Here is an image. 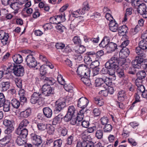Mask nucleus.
<instances>
[{
  "mask_svg": "<svg viewBox=\"0 0 147 147\" xmlns=\"http://www.w3.org/2000/svg\"><path fill=\"white\" fill-rule=\"evenodd\" d=\"M90 9V7L87 1L84 2L83 3V6L82 9V13H85L86 11H88Z\"/></svg>",
  "mask_w": 147,
  "mask_h": 147,
  "instance_id": "28",
  "label": "nucleus"
},
{
  "mask_svg": "<svg viewBox=\"0 0 147 147\" xmlns=\"http://www.w3.org/2000/svg\"><path fill=\"white\" fill-rule=\"evenodd\" d=\"M25 62L29 67H35L37 65V61L32 55H27L25 58Z\"/></svg>",
  "mask_w": 147,
  "mask_h": 147,
  "instance_id": "6",
  "label": "nucleus"
},
{
  "mask_svg": "<svg viewBox=\"0 0 147 147\" xmlns=\"http://www.w3.org/2000/svg\"><path fill=\"white\" fill-rule=\"evenodd\" d=\"M109 25L110 29L112 32H115L119 29L118 24L115 20L110 22Z\"/></svg>",
  "mask_w": 147,
  "mask_h": 147,
  "instance_id": "17",
  "label": "nucleus"
},
{
  "mask_svg": "<svg viewBox=\"0 0 147 147\" xmlns=\"http://www.w3.org/2000/svg\"><path fill=\"white\" fill-rule=\"evenodd\" d=\"M1 85L2 91H6L9 88L10 82L9 81L3 82L1 83Z\"/></svg>",
  "mask_w": 147,
  "mask_h": 147,
  "instance_id": "29",
  "label": "nucleus"
},
{
  "mask_svg": "<svg viewBox=\"0 0 147 147\" xmlns=\"http://www.w3.org/2000/svg\"><path fill=\"white\" fill-rule=\"evenodd\" d=\"M118 98L121 101H123L126 98V94L124 91H121L119 92Z\"/></svg>",
  "mask_w": 147,
  "mask_h": 147,
  "instance_id": "27",
  "label": "nucleus"
},
{
  "mask_svg": "<svg viewBox=\"0 0 147 147\" xmlns=\"http://www.w3.org/2000/svg\"><path fill=\"white\" fill-rule=\"evenodd\" d=\"M14 130L13 127L10 126V127H8L7 129L5 130V133L8 135V136L7 135L5 137V138L7 139V138L9 139L11 137V133L12 132V131Z\"/></svg>",
  "mask_w": 147,
  "mask_h": 147,
  "instance_id": "30",
  "label": "nucleus"
},
{
  "mask_svg": "<svg viewBox=\"0 0 147 147\" xmlns=\"http://www.w3.org/2000/svg\"><path fill=\"white\" fill-rule=\"evenodd\" d=\"M119 56H120L121 57L120 58H119L118 57L119 65V64L122 65L124 64L126 62V59L125 58L127 57H123L124 55H122L121 53H119Z\"/></svg>",
  "mask_w": 147,
  "mask_h": 147,
  "instance_id": "37",
  "label": "nucleus"
},
{
  "mask_svg": "<svg viewBox=\"0 0 147 147\" xmlns=\"http://www.w3.org/2000/svg\"><path fill=\"white\" fill-rule=\"evenodd\" d=\"M55 19L56 20L58 21L57 23H55L56 24L60 23L61 22H64L65 20V15L64 12H62L57 15L56 17L55 18Z\"/></svg>",
  "mask_w": 147,
  "mask_h": 147,
  "instance_id": "21",
  "label": "nucleus"
},
{
  "mask_svg": "<svg viewBox=\"0 0 147 147\" xmlns=\"http://www.w3.org/2000/svg\"><path fill=\"white\" fill-rule=\"evenodd\" d=\"M62 143V141L61 139L55 140L53 143V147H61Z\"/></svg>",
  "mask_w": 147,
  "mask_h": 147,
  "instance_id": "46",
  "label": "nucleus"
},
{
  "mask_svg": "<svg viewBox=\"0 0 147 147\" xmlns=\"http://www.w3.org/2000/svg\"><path fill=\"white\" fill-rule=\"evenodd\" d=\"M81 125L83 127L87 128L89 125L90 123L88 121L84 120L81 122Z\"/></svg>",
  "mask_w": 147,
  "mask_h": 147,
  "instance_id": "62",
  "label": "nucleus"
},
{
  "mask_svg": "<svg viewBox=\"0 0 147 147\" xmlns=\"http://www.w3.org/2000/svg\"><path fill=\"white\" fill-rule=\"evenodd\" d=\"M25 138L21 136H19L16 140V142L17 144L19 146H22L26 143Z\"/></svg>",
  "mask_w": 147,
  "mask_h": 147,
  "instance_id": "25",
  "label": "nucleus"
},
{
  "mask_svg": "<svg viewBox=\"0 0 147 147\" xmlns=\"http://www.w3.org/2000/svg\"><path fill=\"white\" fill-rule=\"evenodd\" d=\"M66 106L65 100L61 101L59 100L56 102L54 110L55 113H58Z\"/></svg>",
  "mask_w": 147,
  "mask_h": 147,
  "instance_id": "10",
  "label": "nucleus"
},
{
  "mask_svg": "<svg viewBox=\"0 0 147 147\" xmlns=\"http://www.w3.org/2000/svg\"><path fill=\"white\" fill-rule=\"evenodd\" d=\"M73 40L74 44H80L81 42L80 37L78 36H74L73 39Z\"/></svg>",
  "mask_w": 147,
  "mask_h": 147,
  "instance_id": "61",
  "label": "nucleus"
},
{
  "mask_svg": "<svg viewBox=\"0 0 147 147\" xmlns=\"http://www.w3.org/2000/svg\"><path fill=\"white\" fill-rule=\"evenodd\" d=\"M29 122L26 119H24L20 123L18 128H26Z\"/></svg>",
  "mask_w": 147,
  "mask_h": 147,
  "instance_id": "32",
  "label": "nucleus"
},
{
  "mask_svg": "<svg viewBox=\"0 0 147 147\" xmlns=\"http://www.w3.org/2000/svg\"><path fill=\"white\" fill-rule=\"evenodd\" d=\"M81 54L77 53L75 55L74 58L77 61H80L83 60V57Z\"/></svg>",
  "mask_w": 147,
  "mask_h": 147,
  "instance_id": "60",
  "label": "nucleus"
},
{
  "mask_svg": "<svg viewBox=\"0 0 147 147\" xmlns=\"http://www.w3.org/2000/svg\"><path fill=\"white\" fill-rule=\"evenodd\" d=\"M139 46L143 50L147 49V41L146 40H141L140 42Z\"/></svg>",
  "mask_w": 147,
  "mask_h": 147,
  "instance_id": "40",
  "label": "nucleus"
},
{
  "mask_svg": "<svg viewBox=\"0 0 147 147\" xmlns=\"http://www.w3.org/2000/svg\"><path fill=\"white\" fill-rule=\"evenodd\" d=\"M137 87V94L139 96V95L141 94L142 95V93L145 91V87L143 85Z\"/></svg>",
  "mask_w": 147,
  "mask_h": 147,
  "instance_id": "39",
  "label": "nucleus"
},
{
  "mask_svg": "<svg viewBox=\"0 0 147 147\" xmlns=\"http://www.w3.org/2000/svg\"><path fill=\"white\" fill-rule=\"evenodd\" d=\"M128 29V27L126 25L122 26L121 27H120L119 28L118 30L119 32L120 33H125L126 34L127 33V30Z\"/></svg>",
  "mask_w": 147,
  "mask_h": 147,
  "instance_id": "41",
  "label": "nucleus"
},
{
  "mask_svg": "<svg viewBox=\"0 0 147 147\" xmlns=\"http://www.w3.org/2000/svg\"><path fill=\"white\" fill-rule=\"evenodd\" d=\"M39 58L40 59L46 64L49 61L46 57L44 55H40Z\"/></svg>",
  "mask_w": 147,
  "mask_h": 147,
  "instance_id": "63",
  "label": "nucleus"
},
{
  "mask_svg": "<svg viewBox=\"0 0 147 147\" xmlns=\"http://www.w3.org/2000/svg\"><path fill=\"white\" fill-rule=\"evenodd\" d=\"M146 76V74L144 71L142 70L137 73L136 76L137 79L142 80L145 78Z\"/></svg>",
  "mask_w": 147,
  "mask_h": 147,
  "instance_id": "33",
  "label": "nucleus"
},
{
  "mask_svg": "<svg viewBox=\"0 0 147 147\" xmlns=\"http://www.w3.org/2000/svg\"><path fill=\"white\" fill-rule=\"evenodd\" d=\"M31 139L34 144L38 146L42 142V140L41 137L37 135L35 133H32L30 135Z\"/></svg>",
  "mask_w": 147,
  "mask_h": 147,
  "instance_id": "12",
  "label": "nucleus"
},
{
  "mask_svg": "<svg viewBox=\"0 0 147 147\" xmlns=\"http://www.w3.org/2000/svg\"><path fill=\"white\" fill-rule=\"evenodd\" d=\"M9 34L7 33L5 35V36L3 37L2 38L0 39L1 40V43L3 45H8L10 42V40L9 39Z\"/></svg>",
  "mask_w": 147,
  "mask_h": 147,
  "instance_id": "23",
  "label": "nucleus"
},
{
  "mask_svg": "<svg viewBox=\"0 0 147 147\" xmlns=\"http://www.w3.org/2000/svg\"><path fill=\"white\" fill-rule=\"evenodd\" d=\"M99 62L98 60H95L91 63L90 64V67L92 69L98 67L99 65Z\"/></svg>",
  "mask_w": 147,
  "mask_h": 147,
  "instance_id": "52",
  "label": "nucleus"
},
{
  "mask_svg": "<svg viewBox=\"0 0 147 147\" xmlns=\"http://www.w3.org/2000/svg\"><path fill=\"white\" fill-rule=\"evenodd\" d=\"M14 62L16 64H20L23 61L22 56L20 54H16L12 57Z\"/></svg>",
  "mask_w": 147,
  "mask_h": 147,
  "instance_id": "19",
  "label": "nucleus"
},
{
  "mask_svg": "<svg viewBox=\"0 0 147 147\" xmlns=\"http://www.w3.org/2000/svg\"><path fill=\"white\" fill-rule=\"evenodd\" d=\"M86 51L85 47L83 46H80L78 49L77 50V53H78L82 54Z\"/></svg>",
  "mask_w": 147,
  "mask_h": 147,
  "instance_id": "59",
  "label": "nucleus"
},
{
  "mask_svg": "<svg viewBox=\"0 0 147 147\" xmlns=\"http://www.w3.org/2000/svg\"><path fill=\"white\" fill-rule=\"evenodd\" d=\"M116 72L119 78L123 77L124 76V71L123 69L118 68Z\"/></svg>",
  "mask_w": 147,
  "mask_h": 147,
  "instance_id": "53",
  "label": "nucleus"
},
{
  "mask_svg": "<svg viewBox=\"0 0 147 147\" xmlns=\"http://www.w3.org/2000/svg\"><path fill=\"white\" fill-rule=\"evenodd\" d=\"M43 111L45 115L47 118H50L51 117L52 111L49 107H45L43 108Z\"/></svg>",
  "mask_w": 147,
  "mask_h": 147,
  "instance_id": "20",
  "label": "nucleus"
},
{
  "mask_svg": "<svg viewBox=\"0 0 147 147\" xmlns=\"http://www.w3.org/2000/svg\"><path fill=\"white\" fill-rule=\"evenodd\" d=\"M20 4L19 2H17L12 5H10V7L14 10V13L15 14H16L18 13V10L20 7Z\"/></svg>",
  "mask_w": 147,
  "mask_h": 147,
  "instance_id": "22",
  "label": "nucleus"
},
{
  "mask_svg": "<svg viewBox=\"0 0 147 147\" xmlns=\"http://www.w3.org/2000/svg\"><path fill=\"white\" fill-rule=\"evenodd\" d=\"M88 103V100L86 97H82L78 100L77 105L78 107L84 109L86 107Z\"/></svg>",
  "mask_w": 147,
  "mask_h": 147,
  "instance_id": "13",
  "label": "nucleus"
},
{
  "mask_svg": "<svg viewBox=\"0 0 147 147\" xmlns=\"http://www.w3.org/2000/svg\"><path fill=\"white\" fill-rule=\"evenodd\" d=\"M95 103L99 106H102L104 104L103 100L98 97L95 98H94Z\"/></svg>",
  "mask_w": 147,
  "mask_h": 147,
  "instance_id": "45",
  "label": "nucleus"
},
{
  "mask_svg": "<svg viewBox=\"0 0 147 147\" xmlns=\"http://www.w3.org/2000/svg\"><path fill=\"white\" fill-rule=\"evenodd\" d=\"M82 146L84 147H93L94 142L88 141L83 140L81 142Z\"/></svg>",
  "mask_w": 147,
  "mask_h": 147,
  "instance_id": "35",
  "label": "nucleus"
},
{
  "mask_svg": "<svg viewBox=\"0 0 147 147\" xmlns=\"http://www.w3.org/2000/svg\"><path fill=\"white\" fill-rule=\"evenodd\" d=\"M112 80L106 76H103L101 78H97L95 80L96 87H99L101 89L107 88L108 86L111 85Z\"/></svg>",
  "mask_w": 147,
  "mask_h": 147,
  "instance_id": "2",
  "label": "nucleus"
},
{
  "mask_svg": "<svg viewBox=\"0 0 147 147\" xmlns=\"http://www.w3.org/2000/svg\"><path fill=\"white\" fill-rule=\"evenodd\" d=\"M110 38L109 37L105 36L101 42L99 44V46L100 47H102V48H104L107 47V45L110 42Z\"/></svg>",
  "mask_w": 147,
  "mask_h": 147,
  "instance_id": "18",
  "label": "nucleus"
},
{
  "mask_svg": "<svg viewBox=\"0 0 147 147\" xmlns=\"http://www.w3.org/2000/svg\"><path fill=\"white\" fill-rule=\"evenodd\" d=\"M143 55L137 56L131 62L132 66L134 68L146 69L147 68V59H144Z\"/></svg>",
  "mask_w": 147,
  "mask_h": 147,
  "instance_id": "1",
  "label": "nucleus"
},
{
  "mask_svg": "<svg viewBox=\"0 0 147 147\" xmlns=\"http://www.w3.org/2000/svg\"><path fill=\"white\" fill-rule=\"evenodd\" d=\"M57 80L59 83L61 85H63L64 84L65 82L61 75H58L57 77Z\"/></svg>",
  "mask_w": 147,
  "mask_h": 147,
  "instance_id": "54",
  "label": "nucleus"
},
{
  "mask_svg": "<svg viewBox=\"0 0 147 147\" xmlns=\"http://www.w3.org/2000/svg\"><path fill=\"white\" fill-rule=\"evenodd\" d=\"M44 82L47 85L50 86L53 85L55 83V81L52 78H48L45 76H43L42 78Z\"/></svg>",
  "mask_w": 147,
  "mask_h": 147,
  "instance_id": "16",
  "label": "nucleus"
},
{
  "mask_svg": "<svg viewBox=\"0 0 147 147\" xmlns=\"http://www.w3.org/2000/svg\"><path fill=\"white\" fill-rule=\"evenodd\" d=\"M117 45L113 42H110L106 47L107 51L108 53H111L115 51L117 48Z\"/></svg>",
  "mask_w": 147,
  "mask_h": 147,
  "instance_id": "14",
  "label": "nucleus"
},
{
  "mask_svg": "<svg viewBox=\"0 0 147 147\" xmlns=\"http://www.w3.org/2000/svg\"><path fill=\"white\" fill-rule=\"evenodd\" d=\"M89 77H82L81 80L86 85L88 84L90 82V80L88 79Z\"/></svg>",
  "mask_w": 147,
  "mask_h": 147,
  "instance_id": "64",
  "label": "nucleus"
},
{
  "mask_svg": "<svg viewBox=\"0 0 147 147\" xmlns=\"http://www.w3.org/2000/svg\"><path fill=\"white\" fill-rule=\"evenodd\" d=\"M100 122L102 125H104L109 123V119L107 117H104L100 119Z\"/></svg>",
  "mask_w": 147,
  "mask_h": 147,
  "instance_id": "48",
  "label": "nucleus"
},
{
  "mask_svg": "<svg viewBox=\"0 0 147 147\" xmlns=\"http://www.w3.org/2000/svg\"><path fill=\"white\" fill-rule=\"evenodd\" d=\"M41 92L42 96H51L54 94V89L50 86L45 84L42 87Z\"/></svg>",
  "mask_w": 147,
  "mask_h": 147,
  "instance_id": "7",
  "label": "nucleus"
},
{
  "mask_svg": "<svg viewBox=\"0 0 147 147\" xmlns=\"http://www.w3.org/2000/svg\"><path fill=\"white\" fill-rule=\"evenodd\" d=\"M84 61L85 63L87 65L91 64L92 60L91 57L89 55H87L85 56Z\"/></svg>",
  "mask_w": 147,
  "mask_h": 147,
  "instance_id": "47",
  "label": "nucleus"
},
{
  "mask_svg": "<svg viewBox=\"0 0 147 147\" xmlns=\"http://www.w3.org/2000/svg\"><path fill=\"white\" fill-rule=\"evenodd\" d=\"M47 126V124H45L42 123H38L37 124L38 129L40 131L45 130Z\"/></svg>",
  "mask_w": 147,
  "mask_h": 147,
  "instance_id": "44",
  "label": "nucleus"
},
{
  "mask_svg": "<svg viewBox=\"0 0 147 147\" xmlns=\"http://www.w3.org/2000/svg\"><path fill=\"white\" fill-rule=\"evenodd\" d=\"M103 132L102 129L97 130L95 133V136L98 139H101L103 138Z\"/></svg>",
  "mask_w": 147,
  "mask_h": 147,
  "instance_id": "38",
  "label": "nucleus"
},
{
  "mask_svg": "<svg viewBox=\"0 0 147 147\" xmlns=\"http://www.w3.org/2000/svg\"><path fill=\"white\" fill-rule=\"evenodd\" d=\"M129 44V41L126 40L122 43L121 47L122 48L121 50L120 53H121L122 54L124 55L123 57H127L129 56V49L126 47Z\"/></svg>",
  "mask_w": 147,
  "mask_h": 147,
  "instance_id": "11",
  "label": "nucleus"
},
{
  "mask_svg": "<svg viewBox=\"0 0 147 147\" xmlns=\"http://www.w3.org/2000/svg\"><path fill=\"white\" fill-rule=\"evenodd\" d=\"M136 10L138 14L142 15L143 18H147V7L145 4L142 3Z\"/></svg>",
  "mask_w": 147,
  "mask_h": 147,
  "instance_id": "8",
  "label": "nucleus"
},
{
  "mask_svg": "<svg viewBox=\"0 0 147 147\" xmlns=\"http://www.w3.org/2000/svg\"><path fill=\"white\" fill-rule=\"evenodd\" d=\"M144 50L142 49V48L139 46L136 48V52L138 55H143L144 56Z\"/></svg>",
  "mask_w": 147,
  "mask_h": 147,
  "instance_id": "51",
  "label": "nucleus"
},
{
  "mask_svg": "<svg viewBox=\"0 0 147 147\" xmlns=\"http://www.w3.org/2000/svg\"><path fill=\"white\" fill-rule=\"evenodd\" d=\"M45 99V98L42 96L41 92H34L31 95L30 101L32 104H36L43 101Z\"/></svg>",
  "mask_w": 147,
  "mask_h": 147,
  "instance_id": "4",
  "label": "nucleus"
},
{
  "mask_svg": "<svg viewBox=\"0 0 147 147\" xmlns=\"http://www.w3.org/2000/svg\"><path fill=\"white\" fill-rule=\"evenodd\" d=\"M113 129L112 126L108 123L104 125L103 127V131L105 132H110Z\"/></svg>",
  "mask_w": 147,
  "mask_h": 147,
  "instance_id": "36",
  "label": "nucleus"
},
{
  "mask_svg": "<svg viewBox=\"0 0 147 147\" xmlns=\"http://www.w3.org/2000/svg\"><path fill=\"white\" fill-rule=\"evenodd\" d=\"M73 137L72 135H71L68 137L66 140V143L65 144L71 145L72 142L73 141Z\"/></svg>",
  "mask_w": 147,
  "mask_h": 147,
  "instance_id": "58",
  "label": "nucleus"
},
{
  "mask_svg": "<svg viewBox=\"0 0 147 147\" xmlns=\"http://www.w3.org/2000/svg\"><path fill=\"white\" fill-rule=\"evenodd\" d=\"M142 3L140 0H131L130 3L133 7L136 9Z\"/></svg>",
  "mask_w": 147,
  "mask_h": 147,
  "instance_id": "31",
  "label": "nucleus"
},
{
  "mask_svg": "<svg viewBox=\"0 0 147 147\" xmlns=\"http://www.w3.org/2000/svg\"><path fill=\"white\" fill-rule=\"evenodd\" d=\"M55 47L57 49H62L65 47V45L63 43L59 42L56 43Z\"/></svg>",
  "mask_w": 147,
  "mask_h": 147,
  "instance_id": "50",
  "label": "nucleus"
},
{
  "mask_svg": "<svg viewBox=\"0 0 147 147\" xmlns=\"http://www.w3.org/2000/svg\"><path fill=\"white\" fill-rule=\"evenodd\" d=\"M76 111L75 107L72 106H70L69 107L68 109L67 113L68 114H71L74 116V114Z\"/></svg>",
  "mask_w": 147,
  "mask_h": 147,
  "instance_id": "49",
  "label": "nucleus"
},
{
  "mask_svg": "<svg viewBox=\"0 0 147 147\" xmlns=\"http://www.w3.org/2000/svg\"><path fill=\"white\" fill-rule=\"evenodd\" d=\"M90 69L85 66H80L77 70L78 74L82 77H89L90 76Z\"/></svg>",
  "mask_w": 147,
  "mask_h": 147,
  "instance_id": "5",
  "label": "nucleus"
},
{
  "mask_svg": "<svg viewBox=\"0 0 147 147\" xmlns=\"http://www.w3.org/2000/svg\"><path fill=\"white\" fill-rule=\"evenodd\" d=\"M3 124L6 126L8 127H12L11 122L8 119H5L3 121Z\"/></svg>",
  "mask_w": 147,
  "mask_h": 147,
  "instance_id": "55",
  "label": "nucleus"
},
{
  "mask_svg": "<svg viewBox=\"0 0 147 147\" xmlns=\"http://www.w3.org/2000/svg\"><path fill=\"white\" fill-rule=\"evenodd\" d=\"M108 69V74L109 75L112 76L113 77V79L115 80V72L116 68H107Z\"/></svg>",
  "mask_w": 147,
  "mask_h": 147,
  "instance_id": "42",
  "label": "nucleus"
},
{
  "mask_svg": "<svg viewBox=\"0 0 147 147\" xmlns=\"http://www.w3.org/2000/svg\"><path fill=\"white\" fill-rule=\"evenodd\" d=\"M118 56L117 55H113L105 64L107 68H117L119 66Z\"/></svg>",
  "mask_w": 147,
  "mask_h": 147,
  "instance_id": "3",
  "label": "nucleus"
},
{
  "mask_svg": "<svg viewBox=\"0 0 147 147\" xmlns=\"http://www.w3.org/2000/svg\"><path fill=\"white\" fill-rule=\"evenodd\" d=\"M45 31L50 30L53 28V26L50 23H47L43 26Z\"/></svg>",
  "mask_w": 147,
  "mask_h": 147,
  "instance_id": "57",
  "label": "nucleus"
},
{
  "mask_svg": "<svg viewBox=\"0 0 147 147\" xmlns=\"http://www.w3.org/2000/svg\"><path fill=\"white\" fill-rule=\"evenodd\" d=\"M68 114V113H67L64 117V119L66 122L69 121L74 116L71 114Z\"/></svg>",
  "mask_w": 147,
  "mask_h": 147,
  "instance_id": "56",
  "label": "nucleus"
},
{
  "mask_svg": "<svg viewBox=\"0 0 147 147\" xmlns=\"http://www.w3.org/2000/svg\"><path fill=\"white\" fill-rule=\"evenodd\" d=\"M11 102L13 107L15 108H18L20 105V102L16 98L13 99Z\"/></svg>",
  "mask_w": 147,
  "mask_h": 147,
  "instance_id": "34",
  "label": "nucleus"
},
{
  "mask_svg": "<svg viewBox=\"0 0 147 147\" xmlns=\"http://www.w3.org/2000/svg\"><path fill=\"white\" fill-rule=\"evenodd\" d=\"M3 110L5 112H7L10 111V103L8 102H5L3 105Z\"/></svg>",
  "mask_w": 147,
  "mask_h": 147,
  "instance_id": "43",
  "label": "nucleus"
},
{
  "mask_svg": "<svg viewBox=\"0 0 147 147\" xmlns=\"http://www.w3.org/2000/svg\"><path fill=\"white\" fill-rule=\"evenodd\" d=\"M13 70L14 74L18 76H22L24 74V68L20 65H14Z\"/></svg>",
  "mask_w": 147,
  "mask_h": 147,
  "instance_id": "9",
  "label": "nucleus"
},
{
  "mask_svg": "<svg viewBox=\"0 0 147 147\" xmlns=\"http://www.w3.org/2000/svg\"><path fill=\"white\" fill-rule=\"evenodd\" d=\"M31 110L30 108H28L24 111L21 112V116L24 118H27L29 117L31 114Z\"/></svg>",
  "mask_w": 147,
  "mask_h": 147,
  "instance_id": "24",
  "label": "nucleus"
},
{
  "mask_svg": "<svg viewBox=\"0 0 147 147\" xmlns=\"http://www.w3.org/2000/svg\"><path fill=\"white\" fill-rule=\"evenodd\" d=\"M47 133L49 135L53 134L55 131L54 127L51 125L49 124H47L46 128Z\"/></svg>",
  "mask_w": 147,
  "mask_h": 147,
  "instance_id": "26",
  "label": "nucleus"
},
{
  "mask_svg": "<svg viewBox=\"0 0 147 147\" xmlns=\"http://www.w3.org/2000/svg\"><path fill=\"white\" fill-rule=\"evenodd\" d=\"M16 133L23 137L26 138L28 134V130L27 128H18Z\"/></svg>",
  "mask_w": 147,
  "mask_h": 147,
  "instance_id": "15",
  "label": "nucleus"
}]
</instances>
